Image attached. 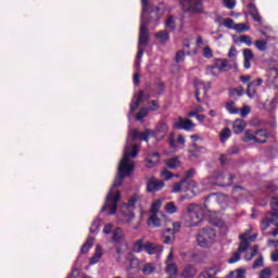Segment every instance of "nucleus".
Returning <instances> with one entry per match:
<instances>
[{"instance_id":"1","label":"nucleus","mask_w":278,"mask_h":278,"mask_svg":"<svg viewBox=\"0 0 278 278\" xmlns=\"http://www.w3.org/2000/svg\"><path fill=\"white\" fill-rule=\"evenodd\" d=\"M149 136H155V132L153 130H146L144 132L134 130L132 136L127 138L124 155L118 165L117 177L106 195V201L102 211L109 210V214H116V210H118V201L121 200V191H118L117 188L123 185V179H125V177H129L131 173H134V159L138 157L139 148L136 140H144L148 142Z\"/></svg>"},{"instance_id":"2","label":"nucleus","mask_w":278,"mask_h":278,"mask_svg":"<svg viewBox=\"0 0 278 278\" xmlns=\"http://www.w3.org/2000/svg\"><path fill=\"white\" fill-rule=\"evenodd\" d=\"M140 201V197L135 194L129 198L128 202L121 206L119 215H118V223L122 225H127L131 223L136 218V203Z\"/></svg>"},{"instance_id":"3","label":"nucleus","mask_w":278,"mask_h":278,"mask_svg":"<svg viewBox=\"0 0 278 278\" xmlns=\"http://www.w3.org/2000/svg\"><path fill=\"white\" fill-rule=\"evenodd\" d=\"M205 216V211L197 204H190L187 207V214L185 216L186 227H197Z\"/></svg>"},{"instance_id":"4","label":"nucleus","mask_w":278,"mask_h":278,"mask_svg":"<svg viewBox=\"0 0 278 278\" xmlns=\"http://www.w3.org/2000/svg\"><path fill=\"white\" fill-rule=\"evenodd\" d=\"M142 3V15H141V23H149V21H155L162 16L160 14V7H154L147 0H141Z\"/></svg>"},{"instance_id":"5","label":"nucleus","mask_w":278,"mask_h":278,"mask_svg":"<svg viewBox=\"0 0 278 278\" xmlns=\"http://www.w3.org/2000/svg\"><path fill=\"white\" fill-rule=\"evenodd\" d=\"M147 45H149V28H147V22H142L139 29L137 60H142Z\"/></svg>"},{"instance_id":"6","label":"nucleus","mask_w":278,"mask_h":278,"mask_svg":"<svg viewBox=\"0 0 278 278\" xmlns=\"http://www.w3.org/2000/svg\"><path fill=\"white\" fill-rule=\"evenodd\" d=\"M216 238V231L212 228H203L199 231L197 242L199 247H210Z\"/></svg>"},{"instance_id":"7","label":"nucleus","mask_w":278,"mask_h":278,"mask_svg":"<svg viewBox=\"0 0 278 278\" xmlns=\"http://www.w3.org/2000/svg\"><path fill=\"white\" fill-rule=\"evenodd\" d=\"M181 229V223L175 222L173 223V228H167L163 230L161 235V240L164 244H173L175 242L176 233H179Z\"/></svg>"},{"instance_id":"8","label":"nucleus","mask_w":278,"mask_h":278,"mask_svg":"<svg viewBox=\"0 0 278 278\" xmlns=\"http://www.w3.org/2000/svg\"><path fill=\"white\" fill-rule=\"evenodd\" d=\"M212 75H220L223 71H231V65L227 59H218L214 65L207 67Z\"/></svg>"},{"instance_id":"9","label":"nucleus","mask_w":278,"mask_h":278,"mask_svg":"<svg viewBox=\"0 0 278 278\" xmlns=\"http://www.w3.org/2000/svg\"><path fill=\"white\" fill-rule=\"evenodd\" d=\"M175 260V254L173 253V249H170L169 254L167 255V258L165 260V273L169 277H177L179 274V269L177 268V264H175L173 261Z\"/></svg>"},{"instance_id":"10","label":"nucleus","mask_w":278,"mask_h":278,"mask_svg":"<svg viewBox=\"0 0 278 278\" xmlns=\"http://www.w3.org/2000/svg\"><path fill=\"white\" fill-rule=\"evenodd\" d=\"M190 188H197V182L194 180L182 179L180 182H176L173 188V192H188Z\"/></svg>"},{"instance_id":"11","label":"nucleus","mask_w":278,"mask_h":278,"mask_svg":"<svg viewBox=\"0 0 278 278\" xmlns=\"http://www.w3.org/2000/svg\"><path fill=\"white\" fill-rule=\"evenodd\" d=\"M212 88V84L210 81L205 83L203 80L195 81V98L198 103H201V90L203 94H207V91Z\"/></svg>"},{"instance_id":"12","label":"nucleus","mask_w":278,"mask_h":278,"mask_svg":"<svg viewBox=\"0 0 278 278\" xmlns=\"http://www.w3.org/2000/svg\"><path fill=\"white\" fill-rule=\"evenodd\" d=\"M262 84H264L262 78H256L248 84L245 92L250 99H255V94H257V87H260Z\"/></svg>"},{"instance_id":"13","label":"nucleus","mask_w":278,"mask_h":278,"mask_svg":"<svg viewBox=\"0 0 278 278\" xmlns=\"http://www.w3.org/2000/svg\"><path fill=\"white\" fill-rule=\"evenodd\" d=\"M174 127L176 129H185L186 131H190V129H192V127H194V123H192L190 119H185L182 117H178L174 122Z\"/></svg>"},{"instance_id":"14","label":"nucleus","mask_w":278,"mask_h":278,"mask_svg":"<svg viewBox=\"0 0 278 278\" xmlns=\"http://www.w3.org/2000/svg\"><path fill=\"white\" fill-rule=\"evenodd\" d=\"M164 188V181L157 180L156 178H150L147 182V190L148 192H159Z\"/></svg>"},{"instance_id":"15","label":"nucleus","mask_w":278,"mask_h":278,"mask_svg":"<svg viewBox=\"0 0 278 278\" xmlns=\"http://www.w3.org/2000/svg\"><path fill=\"white\" fill-rule=\"evenodd\" d=\"M143 251L148 253V255H160L164 248L162 245H157L155 243H146L143 247Z\"/></svg>"},{"instance_id":"16","label":"nucleus","mask_w":278,"mask_h":278,"mask_svg":"<svg viewBox=\"0 0 278 278\" xmlns=\"http://www.w3.org/2000/svg\"><path fill=\"white\" fill-rule=\"evenodd\" d=\"M215 179L216 181H223L224 186H231L233 176L227 172H216Z\"/></svg>"},{"instance_id":"17","label":"nucleus","mask_w":278,"mask_h":278,"mask_svg":"<svg viewBox=\"0 0 278 278\" xmlns=\"http://www.w3.org/2000/svg\"><path fill=\"white\" fill-rule=\"evenodd\" d=\"M113 242H123L126 249H128L127 242H125V231H123V228L117 227L113 230Z\"/></svg>"},{"instance_id":"18","label":"nucleus","mask_w":278,"mask_h":278,"mask_svg":"<svg viewBox=\"0 0 278 278\" xmlns=\"http://www.w3.org/2000/svg\"><path fill=\"white\" fill-rule=\"evenodd\" d=\"M168 132V124L161 123L156 126V131L154 132V137L156 140H164V137Z\"/></svg>"},{"instance_id":"19","label":"nucleus","mask_w":278,"mask_h":278,"mask_svg":"<svg viewBox=\"0 0 278 278\" xmlns=\"http://www.w3.org/2000/svg\"><path fill=\"white\" fill-rule=\"evenodd\" d=\"M243 60H244V63H243V66L244 68H251V61L255 58V54H253V50L249 49V48H245L243 49Z\"/></svg>"},{"instance_id":"20","label":"nucleus","mask_w":278,"mask_h":278,"mask_svg":"<svg viewBox=\"0 0 278 278\" xmlns=\"http://www.w3.org/2000/svg\"><path fill=\"white\" fill-rule=\"evenodd\" d=\"M188 5L190 12H203V0H188Z\"/></svg>"},{"instance_id":"21","label":"nucleus","mask_w":278,"mask_h":278,"mask_svg":"<svg viewBox=\"0 0 278 278\" xmlns=\"http://www.w3.org/2000/svg\"><path fill=\"white\" fill-rule=\"evenodd\" d=\"M142 99H144V91H139V93L132 98L130 103V111L136 112L138 108H140V103H142Z\"/></svg>"},{"instance_id":"22","label":"nucleus","mask_w":278,"mask_h":278,"mask_svg":"<svg viewBox=\"0 0 278 278\" xmlns=\"http://www.w3.org/2000/svg\"><path fill=\"white\" fill-rule=\"evenodd\" d=\"M162 214H150V217L148 219L149 227H162L163 220L160 218Z\"/></svg>"},{"instance_id":"23","label":"nucleus","mask_w":278,"mask_h":278,"mask_svg":"<svg viewBox=\"0 0 278 278\" xmlns=\"http://www.w3.org/2000/svg\"><path fill=\"white\" fill-rule=\"evenodd\" d=\"M248 10H249V13L251 14L252 18L256 23H262V15H260V12L257 11V7H255V4L253 2H250L248 4Z\"/></svg>"},{"instance_id":"24","label":"nucleus","mask_w":278,"mask_h":278,"mask_svg":"<svg viewBox=\"0 0 278 278\" xmlns=\"http://www.w3.org/2000/svg\"><path fill=\"white\" fill-rule=\"evenodd\" d=\"M218 275V267L213 266L204 269L202 273H200L198 278H214Z\"/></svg>"},{"instance_id":"25","label":"nucleus","mask_w":278,"mask_h":278,"mask_svg":"<svg viewBox=\"0 0 278 278\" xmlns=\"http://www.w3.org/2000/svg\"><path fill=\"white\" fill-rule=\"evenodd\" d=\"M156 164H160V153L154 152L147 157L146 166L148 168H153Z\"/></svg>"},{"instance_id":"26","label":"nucleus","mask_w":278,"mask_h":278,"mask_svg":"<svg viewBox=\"0 0 278 278\" xmlns=\"http://www.w3.org/2000/svg\"><path fill=\"white\" fill-rule=\"evenodd\" d=\"M232 129L235 134H242L243 129H247V123L242 118H238L233 122Z\"/></svg>"},{"instance_id":"27","label":"nucleus","mask_w":278,"mask_h":278,"mask_svg":"<svg viewBox=\"0 0 278 278\" xmlns=\"http://www.w3.org/2000/svg\"><path fill=\"white\" fill-rule=\"evenodd\" d=\"M268 77H269V81H271V84H274L275 88H277L278 90V85H277V79H278V64L276 67H271L268 71Z\"/></svg>"},{"instance_id":"28","label":"nucleus","mask_w":278,"mask_h":278,"mask_svg":"<svg viewBox=\"0 0 278 278\" xmlns=\"http://www.w3.org/2000/svg\"><path fill=\"white\" fill-rule=\"evenodd\" d=\"M247 236H249V232H245L243 235H240V244H239V249L238 252L239 253H244V251H247V249H249V240L247 239Z\"/></svg>"},{"instance_id":"29","label":"nucleus","mask_w":278,"mask_h":278,"mask_svg":"<svg viewBox=\"0 0 278 278\" xmlns=\"http://www.w3.org/2000/svg\"><path fill=\"white\" fill-rule=\"evenodd\" d=\"M197 275V268L192 265H187L182 270V277L184 278H194Z\"/></svg>"},{"instance_id":"30","label":"nucleus","mask_w":278,"mask_h":278,"mask_svg":"<svg viewBox=\"0 0 278 278\" xmlns=\"http://www.w3.org/2000/svg\"><path fill=\"white\" fill-rule=\"evenodd\" d=\"M266 218L269 223L278 227V208H271V211L267 213Z\"/></svg>"},{"instance_id":"31","label":"nucleus","mask_w":278,"mask_h":278,"mask_svg":"<svg viewBox=\"0 0 278 278\" xmlns=\"http://www.w3.org/2000/svg\"><path fill=\"white\" fill-rule=\"evenodd\" d=\"M255 138H256V142H258L260 144H264L266 142V140L268 139V132L266 130H256L255 131Z\"/></svg>"},{"instance_id":"32","label":"nucleus","mask_w":278,"mask_h":278,"mask_svg":"<svg viewBox=\"0 0 278 278\" xmlns=\"http://www.w3.org/2000/svg\"><path fill=\"white\" fill-rule=\"evenodd\" d=\"M155 270H157V267L153 263H147L141 268V273H143L146 276L153 275Z\"/></svg>"},{"instance_id":"33","label":"nucleus","mask_w":278,"mask_h":278,"mask_svg":"<svg viewBox=\"0 0 278 278\" xmlns=\"http://www.w3.org/2000/svg\"><path fill=\"white\" fill-rule=\"evenodd\" d=\"M226 110L229 114H240V109H238L233 101L226 102Z\"/></svg>"},{"instance_id":"34","label":"nucleus","mask_w":278,"mask_h":278,"mask_svg":"<svg viewBox=\"0 0 278 278\" xmlns=\"http://www.w3.org/2000/svg\"><path fill=\"white\" fill-rule=\"evenodd\" d=\"M228 278H247V270L236 269L228 275Z\"/></svg>"},{"instance_id":"35","label":"nucleus","mask_w":278,"mask_h":278,"mask_svg":"<svg viewBox=\"0 0 278 278\" xmlns=\"http://www.w3.org/2000/svg\"><path fill=\"white\" fill-rule=\"evenodd\" d=\"M243 142H257V139L255 137V132L251 130H245L243 136Z\"/></svg>"},{"instance_id":"36","label":"nucleus","mask_w":278,"mask_h":278,"mask_svg":"<svg viewBox=\"0 0 278 278\" xmlns=\"http://www.w3.org/2000/svg\"><path fill=\"white\" fill-rule=\"evenodd\" d=\"M102 256H103V253L101 252V247L98 245L96 248V253L90 260V264H98L99 260H101Z\"/></svg>"},{"instance_id":"37","label":"nucleus","mask_w":278,"mask_h":278,"mask_svg":"<svg viewBox=\"0 0 278 278\" xmlns=\"http://www.w3.org/2000/svg\"><path fill=\"white\" fill-rule=\"evenodd\" d=\"M162 207V200H155L150 208V214H160V208Z\"/></svg>"},{"instance_id":"38","label":"nucleus","mask_w":278,"mask_h":278,"mask_svg":"<svg viewBox=\"0 0 278 278\" xmlns=\"http://www.w3.org/2000/svg\"><path fill=\"white\" fill-rule=\"evenodd\" d=\"M94 244V239L93 238H89L86 243H84V245L80 249L81 253H88L90 251V249H92V245Z\"/></svg>"},{"instance_id":"39","label":"nucleus","mask_w":278,"mask_h":278,"mask_svg":"<svg viewBox=\"0 0 278 278\" xmlns=\"http://www.w3.org/2000/svg\"><path fill=\"white\" fill-rule=\"evenodd\" d=\"M244 94V87H237L229 90L230 97H242Z\"/></svg>"},{"instance_id":"40","label":"nucleus","mask_w":278,"mask_h":278,"mask_svg":"<svg viewBox=\"0 0 278 278\" xmlns=\"http://www.w3.org/2000/svg\"><path fill=\"white\" fill-rule=\"evenodd\" d=\"M165 212L167 214H177L178 212V208H177V205H175V202H168L166 205H165Z\"/></svg>"},{"instance_id":"41","label":"nucleus","mask_w":278,"mask_h":278,"mask_svg":"<svg viewBox=\"0 0 278 278\" xmlns=\"http://www.w3.org/2000/svg\"><path fill=\"white\" fill-rule=\"evenodd\" d=\"M233 29H236L238 34H243V31H249L251 27L244 23H239L235 25Z\"/></svg>"},{"instance_id":"42","label":"nucleus","mask_w":278,"mask_h":278,"mask_svg":"<svg viewBox=\"0 0 278 278\" xmlns=\"http://www.w3.org/2000/svg\"><path fill=\"white\" fill-rule=\"evenodd\" d=\"M142 249L144 250V240H138L135 242L134 247H132V251L135 253H140L142 251Z\"/></svg>"},{"instance_id":"43","label":"nucleus","mask_w":278,"mask_h":278,"mask_svg":"<svg viewBox=\"0 0 278 278\" xmlns=\"http://www.w3.org/2000/svg\"><path fill=\"white\" fill-rule=\"evenodd\" d=\"M230 137H231V129L229 128H224L219 134V138L222 142H225L227 138H230Z\"/></svg>"},{"instance_id":"44","label":"nucleus","mask_w":278,"mask_h":278,"mask_svg":"<svg viewBox=\"0 0 278 278\" xmlns=\"http://www.w3.org/2000/svg\"><path fill=\"white\" fill-rule=\"evenodd\" d=\"M257 251H260V247L253 245L251 254H245V260L248 262H251V260H253L257 255Z\"/></svg>"},{"instance_id":"45","label":"nucleus","mask_w":278,"mask_h":278,"mask_svg":"<svg viewBox=\"0 0 278 278\" xmlns=\"http://www.w3.org/2000/svg\"><path fill=\"white\" fill-rule=\"evenodd\" d=\"M156 38L161 41V42H166L169 38V35L166 30H161L156 34Z\"/></svg>"},{"instance_id":"46","label":"nucleus","mask_w":278,"mask_h":278,"mask_svg":"<svg viewBox=\"0 0 278 278\" xmlns=\"http://www.w3.org/2000/svg\"><path fill=\"white\" fill-rule=\"evenodd\" d=\"M254 45L258 51H266V47H268V42L265 40H256Z\"/></svg>"},{"instance_id":"47","label":"nucleus","mask_w":278,"mask_h":278,"mask_svg":"<svg viewBox=\"0 0 278 278\" xmlns=\"http://www.w3.org/2000/svg\"><path fill=\"white\" fill-rule=\"evenodd\" d=\"M239 42H243L247 47L253 45V39L250 36L243 35L239 37Z\"/></svg>"},{"instance_id":"48","label":"nucleus","mask_w":278,"mask_h":278,"mask_svg":"<svg viewBox=\"0 0 278 278\" xmlns=\"http://www.w3.org/2000/svg\"><path fill=\"white\" fill-rule=\"evenodd\" d=\"M239 114L242 116V118H247L249 114H251V106L249 105H243L242 109H239Z\"/></svg>"},{"instance_id":"49","label":"nucleus","mask_w":278,"mask_h":278,"mask_svg":"<svg viewBox=\"0 0 278 278\" xmlns=\"http://www.w3.org/2000/svg\"><path fill=\"white\" fill-rule=\"evenodd\" d=\"M166 166L168 168H177L179 166V160L178 159H169L166 161Z\"/></svg>"},{"instance_id":"50","label":"nucleus","mask_w":278,"mask_h":278,"mask_svg":"<svg viewBox=\"0 0 278 278\" xmlns=\"http://www.w3.org/2000/svg\"><path fill=\"white\" fill-rule=\"evenodd\" d=\"M223 25L224 27H227V29H233V27H236V25H233V20L229 17L223 20Z\"/></svg>"},{"instance_id":"51","label":"nucleus","mask_w":278,"mask_h":278,"mask_svg":"<svg viewBox=\"0 0 278 278\" xmlns=\"http://www.w3.org/2000/svg\"><path fill=\"white\" fill-rule=\"evenodd\" d=\"M149 116V109H141L139 113L137 114V121H142V118Z\"/></svg>"},{"instance_id":"52","label":"nucleus","mask_w":278,"mask_h":278,"mask_svg":"<svg viewBox=\"0 0 278 278\" xmlns=\"http://www.w3.org/2000/svg\"><path fill=\"white\" fill-rule=\"evenodd\" d=\"M203 55H204V58H207L208 60L211 58H214V52L212 51V48H210V46L204 47Z\"/></svg>"},{"instance_id":"53","label":"nucleus","mask_w":278,"mask_h":278,"mask_svg":"<svg viewBox=\"0 0 278 278\" xmlns=\"http://www.w3.org/2000/svg\"><path fill=\"white\" fill-rule=\"evenodd\" d=\"M270 277H273V270H270V268H265L260 274V278H270Z\"/></svg>"},{"instance_id":"54","label":"nucleus","mask_w":278,"mask_h":278,"mask_svg":"<svg viewBox=\"0 0 278 278\" xmlns=\"http://www.w3.org/2000/svg\"><path fill=\"white\" fill-rule=\"evenodd\" d=\"M240 253L241 252H235L232 256L228 260L229 264H236V262H240Z\"/></svg>"},{"instance_id":"55","label":"nucleus","mask_w":278,"mask_h":278,"mask_svg":"<svg viewBox=\"0 0 278 278\" xmlns=\"http://www.w3.org/2000/svg\"><path fill=\"white\" fill-rule=\"evenodd\" d=\"M165 25L169 29H175V17L168 16Z\"/></svg>"},{"instance_id":"56","label":"nucleus","mask_w":278,"mask_h":278,"mask_svg":"<svg viewBox=\"0 0 278 278\" xmlns=\"http://www.w3.org/2000/svg\"><path fill=\"white\" fill-rule=\"evenodd\" d=\"M149 110H150L151 112H155V111L160 110V104L157 103V101L152 100V101L150 102Z\"/></svg>"},{"instance_id":"57","label":"nucleus","mask_w":278,"mask_h":278,"mask_svg":"<svg viewBox=\"0 0 278 278\" xmlns=\"http://www.w3.org/2000/svg\"><path fill=\"white\" fill-rule=\"evenodd\" d=\"M225 5L228 10H233L236 8V0H225Z\"/></svg>"},{"instance_id":"58","label":"nucleus","mask_w":278,"mask_h":278,"mask_svg":"<svg viewBox=\"0 0 278 278\" xmlns=\"http://www.w3.org/2000/svg\"><path fill=\"white\" fill-rule=\"evenodd\" d=\"M227 153H228V155H236V154L240 153V149L237 146H235V147L229 148Z\"/></svg>"},{"instance_id":"59","label":"nucleus","mask_w":278,"mask_h":278,"mask_svg":"<svg viewBox=\"0 0 278 278\" xmlns=\"http://www.w3.org/2000/svg\"><path fill=\"white\" fill-rule=\"evenodd\" d=\"M161 176L163 177V179H172L173 178V174L166 169L162 170L161 172Z\"/></svg>"},{"instance_id":"60","label":"nucleus","mask_w":278,"mask_h":278,"mask_svg":"<svg viewBox=\"0 0 278 278\" xmlns=\"http://www.w3.org/2000/svg\"><path fill=\"white\" fill-rule=\"evenodd\" d=\"M264 258L261 256L258 257L252 265V268H260V266H263Z\"/></svg>"},{"instance_id":"61","label":"nucleus","mask_w":278,"mask_h":278,"mask_svg":"<svg viewBox=\"0 0 278 278\" xmlns=\"http://www.w3.org/2000/svg\"><path fill=\"white\" fill-rule=\"evenodd\" d=\"M268 227H270V220H268V218H266L265 220L262 222L261 229H262V231H266V229H268Z\"/></svg>"},{"instance_id":"62","label":"nucleus","mask_w":278,"mask_h":278,"mask_svg":"<svg viewBox=\"0 0 278 278\" xmlns=\"http://www.w3.org/2000/svg\"><path fill=\"white\" fill-rule=\"evenodd\" d=\"M184 58H186V53L184 51H178L176 53V62H182Z\"/></svg>"},{"instance_id":"63","label":"nucleus","mask_w":278,"mask_h":278,"mask_svg":"<svg viewBox=\"0 0 278 278\" xmlns=\"http://www.w3.org/2000/svg\"><path fill=\"white\" fill-rule=\"evenodd\" d=\"M236 55H237V50L235 47H231L228 52V58H230L231 60H236Z\"/></svg>"},{"instance_id":"64","label":"nucleus","mask_w":278,"mask_h":278,"mask_svg":"<svg viewBox=\"0 0 278 278\" xmlns=\"http://www.w3.org/2000/svg\"><path fill=\"white\" fill-rule=\"evenodd\" d=\"M270 205H271V210H277V207H278V197L273 198V200L270 202Z\"/></svg>"}]
</instances>
